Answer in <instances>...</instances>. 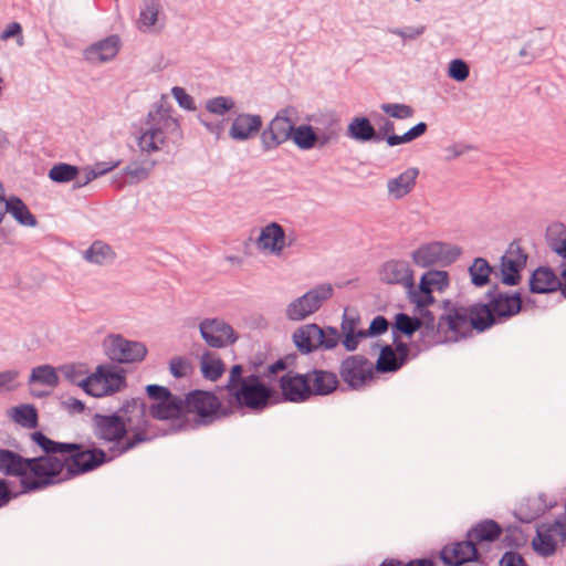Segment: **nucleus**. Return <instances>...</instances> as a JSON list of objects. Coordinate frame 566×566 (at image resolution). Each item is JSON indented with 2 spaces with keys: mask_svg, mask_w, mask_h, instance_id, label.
I'll return each instance as SVG.
<instances>
[{
  "mask_svg": "<svg viewBox=\"0 0 566 566\" xmlns=\"http://www.w3.org/2000/svg\"><path fill=\"white\" fill-rule=\"evenodd\" d=\"M147 407L143 398H132L126 400L115 412H96L91 418V429L93 436L107 450L98 447L85 449L83 447L84 459L88 454L101 452L103 459L94 467V470L103 464L136 449L139 444L151 440L148 433Z\"/></svg>",
  "mask_w": 566,
  "mask_h": 566,
  "instance_id": "nucleus-1",
  "label": "nucleus"
},
{
  "mask_svg": "<svg viewBox=\"0 0 566 566\" xmlns=\"http://www.w3.org/2000/svg\"><path fill=\"white\" fill-rule=\"evenodd\" d=\"M31 440L43 451V455L33 457L36 460L33 468L36 479L24 482L30 490H45L60 482L94 471V467L103 459L101 452L88 454L84 459L83 444L77 442L54 441L42 431L31 433Z\"/></svg>",
  "mask_w": 566,
  "mask_h": 566,
  "instance_id": "nucleus-2",
  "label": "nucleus"
},
{
  "mask_svg": "<svg viewBox=\"0 0 566 566\" xmlns=\"http://www.w3.org/2000/svg\"><path fill=\"white\" fill-rule=\"evenodd\" d=\"M243 373L244 368L240 364L233 365L229 370L228 381L224 386L228 408L261 412L272 405V399L277 392L259 375L244 376Z\"/></svg>",
  "mask_w": 566,
  "mask_h": 566,
  "instance_id": "nucleus-3",
  "label": "nucleus"
},
{
  "mask_svg": "<svg viewBox=\"0 0 566 566\" xmlns=\"http://www.w3.org/2000/svg\"><path fill=\"white\" fill-rule=\"evenodd\" d=\"M485 296L488 302H478V308H475L478 313H475L474 326L479 333L515 316L523 306L520 292H501L497 284H494Z\"/></svg>",
  "mask_w": 566,
  "mask_h": 566,
  "instance_id": "nucleus-4",
  "label": "nucleus"
},
{
  "mask_svg": "<svg viewBox=\"0 0 566 566\" xmlns=\"http://www.w3.org/2000/svg\"><path fill=\"white\" fill-rule=\"evenodd\" d=\"M146 394L153 403L149 413L154 419L170 421L164 434L177 433L188 430L191 427L190 419L185 417L184 398L174 395L167 387L150 384L147 385Z\"/></svg>",
  "mask_w": 566,
  "mask_h": 566,
  "instance_id": "nucleus-5",
  "label": "nucleus"
},
{
  "mask_svg": "<svg viewBox=\"0 0 566 566\" xmlns=\"http://www.w3.org/2000/svg\"><path fill=\"white\" fill-rule=\"evenodd\" d=\"M185 417L195 415L193 420H190L191 427L195 429L199 426H208L217 419L227 417L231 413L228 407H223L220 399L212 391L192 390L184 398Z\"/></svg>",
  "mask_w": 566,
  "mask_h": 566,
  "instance_id": "nucleus-6",
  "label": "nucleus"
},
{
  "mask_svg": "<svg viewBox=\"0 0 566 566\" xmlns=\"http://www.w3.org/2000/svg\"><path fill=\"white\" fill-rule=\"evenodd\" d=\"M438 307L441 310L440 328H444L448 339L464 337L468 332L475 329V308L478 303L463 306L450 300H443Z\"/></svg>",
  "mask_w": 566,
  "mask_h": 566,
  "instance_id": "nucleus-7",
  "label": "nucleus"
},
{
  "mask_svg": "<svg viewBox=\"0 0 566 566\" xmlns=\"http://www.w3.org/2000/svg\"><path fill=\"white\" fill-rule=\"evenodd\" d=\"M296 119L297 109L294 106H286L277 111L260 135L262 149L264 151L274 150L290 140Z\"/></svg>",
  "mask_w": 566,
  "mask_h": 566,
  "instance_id": "nucleus-8",
  "label": "nucleus"
},
{
  "mask_svg": "<svg viewBox=\"0 0 566 566\" xmlns=\"http://www.w3.org/2000/svg\"><path fill=\"white\" fill-rule=\"evenodd\" d=\"M148 127L138 137L137 144L142 153H154L160 149L165 143L164 130L178 132L179 123L167 111L157 109L148 113Z\"/></svg>",
  "mask_w": 566,
  "mask_h": 566,
  "instance_id": "nucleus-9",
  "label": "nucleus"
},
{
  "mask_svg": "<svg viewBox=\"0 0 566 566\" xmlns=\"http://www.w3.org/2000/svg\"><path fill=\"white\" fill-rule=\"evenodd\" d=\"M333 286L323 283L311 289L287 305L286 317L291 321H302L321 308L324 302L333 296Z\"/></svg>",
  "mask_w": 566,
  "mask_h": 566,
  "instance_id": "nucleus-10",
  "label": "nucleus"
},
{
  "mask_svg": "<svg viewBox=\"0 0 566 566\" xmlns=\"http://www.w3.org/2000/svg\"><path fill=\"white\" fill-rule=\"evenodd\" d=\"M36 460L31 458H24L21 454L9 450L0 449V472L6 476H17L20 479L21 493H34L40 490H30L24 482L36 479V471L33 464H36Z\"/></svg>",
  "mask_w": 566,
  "mask_h": 566,
  "instance_id": "nucleus-11",
  "label": "nucleus"
},
{
  "mask_svg": "<svg viewBox=\"0 0 566 566\" xmlns=\"http://www.w3.org/2000/svg\"><path fill=\"white\" fill-rule=\"evenodd\" d=\"M461 249L443 242H430L422 244L411 254L412 261L421 268L431 265L447 266L452 264L461 255Z\"/></svg>",
  "mask_w": 566,
  "mask_h": 566,
  "instance_id": "nucleus-12",
  "label": "nucleus"
},
{
  "mask_svg": "<svg viewBox=\"0 0 566 566\" xmlns=\"http://www.w3.org/2000/svg\"><path fill=\"white\" fill-rule=\"evenodd\" d=\"M104 350L111 360L119 364L139 363L147 355L145 344L129 340L122 335H109L104 340Z\"/></svg>",
  "mask_w": 566,
  "mask_h": 566,
  "instance_id": "nucleus-13",
  "label": "nucleus"
},
{
  "mask_svg": "<svg viewBox=\"0 0 566 566\" xmlns=\"http://www.w3.org/2000/svg\"><path fill=\"white\" fill-rule=\"evenodd\" d=\"M374 366L364 355H352L342 360L339 376L353 390L364 388L374 379Z\"/></svg>",
  "mask_w": 566,
  "mask_h": 566,
  "instance_id": "nucleus-14",
  "label": "nucleus"
},
{
  "mask_svg": "<svg viewBox=\"0 0 566 566\" xmlns=\"http://www.w3.org/2000/svg\"><path fill=\"white\" fill-rule=\"evenodd\" d=\"M199 332L208 346L223 348L238 339L233 327L221 318H205L199 324Z\"/></svg>",
  "mask_w": 566,
  "mask_h": 566,
  "instance_id": "nucleus-15",
  "label": "nucleus"
},
{
  "mask_svg": "<svg viewBox=\"0 0 566 566\" xmlns=\"http://www.w3.org/2000/svg\"><path fill=\"white\" fill-rule=\"evenodd\" d=\"M440 559L447 566H462L467 563H475L474 566H483L480 562L481 554L475 542L467 537L464 541L446 545L439 553Z\"/></svg>",
  "mask_w": 566,
  "mask_h": 566,
  "instance_id": "nucleus-16",
  "label": "nucleus"
},
{
  "mask_svg": "<svg viewBox=\"0 0 566 566\" xmlns=\"http://www.w3.org/2000/svg\"><path fill=\"white\" fill-rule=\"evenodd\" d=\"M420 318L422 326L419 329V338L412 343L417 352L427 350L430 347L448 340L444 328H440V317H436L433 312H421Z\"/></svg>",
  "mask_w": 566,
  "mask_h": 566,
  "instance_id": "nucleus-17",
  "label": "nucleus"
},
{
  "mask_svg": "<svg viewBox=\"0 0 566 566\" xmlns=\"http://www.w3.org/2000/svg\"><path fill=\"white\" fill-rule=\"evenodd\" d=\"M279 385L284 401L300 403L311 398L305 374L290 370L279 379Z\"/></svg>",
  "mask_w": 566,
  "mask_h": 566,
  "instance_id": "nucleus-18",
  "label": "nucleus"
},
{
  "mask_svg": "<svg viewBox=\"0 0 566 566\" xmlns=\"http://www.w3.org/2000/svg\"><path fill=\"white\" fill-rule=\"evenodd\" d=\"M553 533L566 537V524L556 520L549 525H543L537 528L536 535L532 539V547L537 555L548 557L555 554L557 543L553 537Z\"/></svg>",
  "mask_w": 566,
  "mask_h": 566,
  "instance_id": "nucleus-19",
  "label": "nucleus"
},
{
  "mask_svg": "<svg viewBox=\"0 0 566 566\" xmlns=\"http://www.w3.org/2000/svg\"><path fill=\"white\" fill-rule=\"evenodd\" d=\"M120 46V38L117 34H111L88 45L83 51V56L91 64L106 63L116 57Z\"/></svg>",
  "mask_w": 566,
  "mask_h": 566,
  "instance_id": "nucleus-20",
  "label": "nucleus"
},
{
  "mask_svg": "<svg viewBox=\"0 0 566 566\" xmlns=\"http://www.w3.org/2000/svg\"><path fill=\"white\" fill-rule=\"evenodd\" d=\"M310 386V396H327L334 392L339 385L335 373L314 368L305 373Z\"/></svg>",
  "mask_w": 566,
  "mask_h": 566,
  "instance_id": "nucleus-21",
  "label": "nucleus"
},
{
  "mask_svg": "<svg viewBox=\"0 0 566 566\" xmlns=\"http://www.w3.org/2000/svg\"><path fill=\"white\" fill-rule=\"evenodd\" d=\"M262 128V117L258 114L241 113L232 122L229 136L233 140H248Z\"/></svg>",
  "mask_w": 566,
  "mask_h": 566,
  "instance_id": "nucleus-22",
  "label": "nucleus"
},
{
  "mask_svg": "<svg viewBox=\"0 0 566 566\" xmlns=\"http://www.w3.org/2000/svg\"><path fill=\"white\" fill-rule=\"evenodd\" d=\"M379 275L380 280L387 284H402L405 287H410L413 279V272L409 263L400 260L385 262Z\"/></svg>",
  "mask_w": 566,
  "mask_h": 566,
  "instance_id": "nucleus-23",
  "label": "nucleus"
},
{
  "mask_svg": "<svg viewBox=\"0 0 566 566\" xmlns=\"http://www.w3.org/2000/svg\"><path fill=\"white\" fill-rule=\"evenodd\" d=\"M284 242L285 232L283 227L276 222H271L261 229L260 235L256 239V247L259 250L280 254L284 248Z\"/></svg>",
  "mask_w": 566,
  "mask_h": 566,
  "instance_id": "nucleus-24",
  "label": "nucleus"
},
{
  "mask_svg": "<svg viewBox=\"0 0 566 566\" xmlns=\"http://www.w3.org/2000/svg\"><path fill=\"white\" fill-rule=\"evenodd\" d=\"M418 176L419 169L416 167H410L402 171L399 176L390 178L387 181V190L389 197L395 200L405 198L413 190Z\"/></svg>",
  "mask_w": 566,
  "mask_h": 566,
  "instance_id": "nucleus-25",
  "label": "nucleus"
},
{
  "mask_svg": "<svg viewBox=\"0 0 566 566\" xmlns=\"http://www.w3.org/2000/svg\"><path fill=\"white\" fill-rule=\"evenodd\" d=\"M560 280L551 268L539 266L530 277V291L535 294H545L558 291Z\"/></svg>",
  "mask_w": 566,
  "mask_h": 566,
  "instance_id": "nucleus-26",
  "label": "nucleus"
},
{
  "mask_svg": "<svg viewBox=\"0 0 566 566\" xmlns=\"http://www.w3.org/2000/svg\"><path fill=\"white\" fill-rule=\"evenodd\" d=\"M322 336V327L317 324H306L293 333V342L301 354H311L318 349V337Z\"/></svg>",
  "mask_w": 566,
  "mask_h": 566,
  "instance_id": "nucleus-27",
  "label": "nucleus"
},
{
  "mask_svg": "<svg viewBox=\"0 0 566 566\" xmlns=\"http://www.w3.org/2000/svg\"><path fill=\"white\" fill-rule=\"evenodd\" d=\"M553 507V503H548L545 494L525 499L518 507V518L524 523H531L545 514Z\"/></svg>",
  "mask_w": 566,
  "mask_h": 566,
  "instance_id": "nucleus-28",
  "label": "nucleus"
},
{
  "mask_svg": "<svg viewBox=\"0 0 566 566\" xmlns=\"http://www.w3.org/2000/svg\"><path fill=\"white\" fill-rule=\"evenodd\" d=\"M347 135L348 137L361 143H379L382 140V135L377 134V130L370 120L365 116L353 118L347 127Z\"/></svg>",
  "mask_w": 566,
  "mask_h": 566,
  "instance_id": "nucleus-29",
  "label": "nucleus"
},
{
  "mask_svg": "<svg viewBox=\"0 0 566 566\" xmlns=\"http://www.w3.org/2000/svg\"><path fill=\"white\" fill-rule=\"evenodd\" d=\"M10 213L21 226L35 227L36 218L31 213L28 206L17 196H11L3 203V217Z\"/></svg>",
  "mask_w": 566,
  "mask_h": 566,
  "instance_id": "nucleus-30",
  "label": "nucleus"
},
{
  "mask_svg": "<svg viewBox=\"0 0 566 566\" xmlns=\"http://www.w3.org/2000/svg\"><path fill=\"white\" fill-rule=\"evenodd\" d=\"M502 534L501 525L494 520H484L472 526L467 532V537L478 543L494 542Z\"/></svg>",
  "mask_w": 566,
  "mask_h": 566,
  "instance_id": "nucleus-31",
  "label": "nucleus"
},
{
  "mask_svg": "<svg viewBox=\"0 0 566 566\" xmlns=\"http://www.w3.org/2000/svg\"><path fill=\"white\" fill-rule=\"evenodd\" d=\"M407 296L411 304H415V312L421 315V312L429 311L427 307L431 304H434V297L432 295V291L423 284V281L420 280L419 284H415V280H411V286L406 287Z\"/></svg>",
  "mask_w": 566,
  "mask_h": 566,
  "instance_id": "nucleus-32",
  "label": "nucleus"
},
{
  "mask_svg": "<svg viewBox=\"0 0 566 566\" xmlns=\"http://www.w3.org/2000/svg\"><path fill=\"white\" fill-rule=\"evenodd\" d=\"M200 370L205 379L216 381L223 375L226 365L218 355L205 350L200 359Z\"/></svg>",
  "mask_w": 566,
  "mask_h": 566,
  "instance_id": "nucleus-33",
  "label": "nucleus"
},
{
  "mask_svg": "<svg viewBox=\"0 0 566 566\" xmlns=\"http://www.w3.org/2000/svg\"><path fill=\"white\" fill-rule=\"evenodd\" d=\"M422 326V319L417 316H410L406 313H398L395 316V323L392 324V335L397 339L398 336L405 335L411 338L416 332Z\"/></svg>",
  "mask_w": 566,
  "mask_h": 566,
  "instance_id": "nucleus-34",
  "label": "nucleus"
},
{
  "mask_svg": "<svg viewBox=\"0 0 566 566\" xmlns=\"http://www.w3.org/2000/svg\"><path fill=\"white\" fill-rule=\"evenodd\" d=\"M156 166V160L146 158L138 161H133L123 169V174L126 176V181L129 184H137L146 180L151 169Z\"/></svg>",
  "mask_w": 566,
  "mask_h": 566,
  "instance_id": "nucleus-35",
  "label": "nucleus"
},
{
  "mask_svg": "<svg viewBox=\"0 0 566 566\" xmlns=\"http://www.w3.org/2000/svg\"><path fill=\"white\" fill-rule=\"evenodd\" d=\"M493 272L492 265L484 258H475L469 266L471 283L476 287H483L490 283V275Z\"/></svg>",
  "mask_w": 566,
  "mask_h": 566,
  "instance_id": "nucleus-36",
  "label": "nucleus"
},
{
  "mask_svg": "<svg viewBox=\"0 0 566 566\" xmlns=\"http://www.w3.org/2000/svg\"><path fill=\"white\" fill-rule=\"evenodd\" d=\"M84 259L93 264L103 265L114 260L112 248L102 241H95L84 251Z\"/></svg>",
  "mask_w": 566,
  "mask_h": 566,
  "instance_id": "nucleus-37",
  "label": "nucleus"
},
{
  "mask_svg": "<svg viewBox=\"0 0 566 566\" xmlns=\"http://www.w3.org/2000/svg\"><path fill=\"white\" fill-rule=\"evenodd\" d=\"M402 367V360L397 358L395 349L390 345L380 347V354L374 367L379 373H395Z\"/></svg>",
  "mask_w": 566,
  "mask_h": 566,
  "instance_id": "nucleus-38",
  "label": "nucleus"
},
{
  "mask_svg": "<svg viewBox=\"0 0 566 566\" xmlns=\"http://www.w3.org/2000/svg\"><path fill=\"white\" fill-rule=\"evenodd\" d=\"M29 384H40L51 388L59 385L60 378L56 369L51 365H40L31 370Z\"/></svg>",
  "mask_w": 566,
  "mask_h": 566,
  "instance_id": "nucleus-39",
  "label": "nucleus"
},
{
  "mask_svg": "<svg viewBox=\"0 0 566 566\" xmlns=\"http://www.w3.org/2000/svg\"><path fill=\"white\" fill-rule=\"evenodd\" d=\"M14 422L27 429H34L39 424L38 410L33 405H20L12 409Z\"/></svg>",
  "mask_w": 566,
  "mask_h": 566,
  "instance_id": "nucleus-40",
  "label": "nucleus"
},
{
  "mask_svg": "<svg viewBox=\"0 0 566 566\" xmlns=\"http://www.w3.org/2000/svg\"><path fill=\"white\" fill-rule=\"evenodd\" d=\"M521 262H516L510 259V255H502L501 258V274L502 283L507 286H515L521 281Z\"/></svg>",
  "mask_w": 566,
  "mask_h": 566,
  "instance_id": "nucleus-41",
  "label": "nucleus"
},
{
  "mask_svg": "<svg viewBox=\"0 0 566 566\" xmlns=\"http://www.w3.org/2000/svg\"><path fill=\"white\" fill-rule=\"evenodd\" d=\"M291 139L300 149L307 150L315 146L318 136L311 125H301L294 127Z\"/></svg>",
  "mask_w": 566,
  "mask_h": 566,
  "instance_id": "nucleus-42",
  "label": "nucleus"
},
{
  "mask_svg": "<svg viewBox=\"0 0 566 566\" xmlns=\"http://www.w3.org/2000/svg\"><path fill=\"white\" fill-rule=\"evenodd\" d=\"M80 168L75 165L59 163L49 170V178L56 184H66L76 179Z\"/></svg>",
  "mask_w": 566,
  "mask_h": 566,
  "instance_id": "nucleus-43",
  "label": "nucleus"
},
{
  "mask_svg": "<svg viewBox=\"0 0 566 566\" xmlns=\"http://www.w3.org/2000/svg\"><path fill=\"white\" fill-rule=\"evenodd\" d=\"M104 371V365L96 367L95 373L86 376L83 382V391L92 397L107 396V390L102 379V373Z\"/></svg>",
  "mask_w": 566,
  "mask_h": 566,
  "instance_id": "nucleus-44",
  "label": "nucleus"
},
{
  "mask_svg": "<svg viewBox=\"0 0 566 566\" xmlns=\"http://www.w3.org/2000/svg\"><path fill=\"white\" fill-rule=\"evenodd\" d=\"M102 379L108 395L119 391L126 386V378L122 371H115L111 366L104 365Z\"/></svg>",
  "mask_w": 566,
  "mask_h": 566,
  "instance_id": "nucleus-45",
  "label": "nucleus"
},
{
  "mask_svg": "<svg viewBox=\"0 0 566 566\" xmlns=\"http://www.w3.org/2000/svg\"><path fill=\"white\" fill-rule=\"evenodd\" d=\"M159 9L158 0H144L139 13L140 28L154 27L158 19Z\"/></svg>",
  "mask_w": 566,
  "mask_h": 566,
  "instance_id": "nucleus-46",
  "label": "nucleus"
},
{
  "mask_svg": "<svg viewBox=\"0 0 566 566\" xmlns=\"http://www.w3.org/2000/svg\"><path fill=\"white\" fill-rule=\"evenodd\" d=\"M423 284L432 291L433 289L439 292L444 291L449 286V274L446 271H428L420 277Z\"/></svg>",
  "mask_w": 566,
  "mask_h": 566,
  "instance_id": "nucleus-47",
  "label": "nucleus"
},
{
  "mask_svg": "<svg viewBox=\"0 0 566 566\" xmlns=\"http://www.w3.org/2000/svg\"><path fill=\"white\" fill-rule=\"evenodd\" d=\"M234 99L230 96H216L206 102V109L214 115L223 116L234 107Z\"/></svg>",
  "mask_w": 566,
  "mask_h": 566,
  "instance_id": "nucleus-48",
  "label": "nucleus"
},
{
  "mask_svg": "<svg viewBox=\"0 0 566 566\" xmlns=\"http://www.w3.org/2000/svg\"><path fill=\"white\" fill-rule=\"evenodd\" d=\"M384 113L397 119H406L413 116L415 111L407 104L385 103L380 105Z\"/></svg>",
  "mask_w": 566,
  "mask_h": 566,
  "instance_id": "nucleus-49",
  "label": "nucleus"
},
{
  "mask_svg": "<svg viewBox=\"0 0 566 566\" xmlns=\"http://www.w3.org/2000/svg\"><path fill=\"white\" fill-rule=\"evenodd\" d=\"M470 75L469 64L461 60L454 59L449 63L448 76L457 82H464Z\"/></svg>",
  "mask_w": 566,
  "mask_h": 566,
  "instance_id": "nucleus-50",
  "label": "nucleus"
},
{
  "mask_svg": "<svg viewBox=\"0 0 566 566\" xmlns=\"http://www.w3.org/2000/svg\"><path fill=\"white\" fill-rule=\"evenodd\" d=\"M426 25L389 28L387 31L391 34L400 36L403 42L412 41L421 36L426 32Z\"/></svg>",
  "mask_w": 566,
  "mask_h": 566,
  "instance_id": "nucleus-51",
  "label": "nucleus"
},
{
  "mask_svg": "<svg viewBox=\"0 0 566 566\" xmlns=\"http://www.w3.org/2000/svg\"><path fill=\"white\" fill-rule=\"evenodd\" d=\"M339 339L340 335L335 327H327L326 329L322 328V336L318 337V343H316V345H318V348L329 350L338 345Z\"/></svg>",
  "mask_w": 566,
  "mask_h": 566,
  "instance_id": "nucleus-52",
  "label": "nucleus"
},
{
  "mask_svg": "<svg viewBox=\"0 0 566 566\" xmlns=\"http://www.w3.org/2000/svg\"><path fill=\"white\" fill-rule=\"evenodd\" d=\"M60 369L70 384L76 385L83 389V382L86 378L83 369L74 365L62 366Z\"/></svg>",
  "mask_w": 566,
  "mask_h": 566,
  "instance_id": "nucleus-53",
  "label": "nucleus"
},
{
  "mask_svg": "<svg viewBox=\"0 0 566 566\" xmlns=\"http://www.w3.org/2000/svg\"><path fill=\"white\" fill-rule=\"evenodd\" d=\"M171 94L181 108L187 109V111L196 109V104H195L193 97L191 95H189L185 91V88H182L180 86H175L171 88Z\"/></svg>",
  "mask_w": 566,
  "mask_h": 566,
  "instance_id": "nucleus-54",
  "label": "nucleus"
},
{
  "mask_svg": "<svg viewBox=\"0 0 566 566\" xmlns=\"http://www.w3.org/2000/svg\"><path fill=\"white\" fill-rule=\"evenodd\" d=\"M388 327H389L388 319L382 315H377L371 319L368 329H365V334L367 337L368 336H371V337L379 336V335L386 333L388 331Z\"/></svg>",
  "mask_w": 566,
  "mask_h": 566,
  "instance_id": "nucleus-55",
  "label": "nucleus"
},
{
  "mask_svg": "<svg viewBox=\"0 0 566 566\" xmlns=\"http://www.w3.org/2000/svg\"><path fill=\"white\" fill-rule=\"evenodd\" d=\"M499 566H528L524 557L515 551L505 552L500 562Z\"/></svg>",
  "mask_w": 566,
  "mask_h": 566,
  "instance_id": "nucleus-56",
  "label": "nucleus"
},
{
  "mask_svg": "<svg viewBox=\"0 0 566 566\" xmlns=\"http://www.w3.org/2000/svg\"><path fill=\"white\" fill-rule=\"evenodd\" d=\"M18 376L19 373L17 370L0 371V392L14 390L17 388L14 381Z\"/></svg>",
  "mask_w": 566,
  "mask_h": 566,
  "instance_id": "nucleus-57",
  "label": "nucleus"
},
{
  "mask_svg": "<svg viewBox=\"0 0 566 566\" xmlns=\"http://www.w3.org/2000/svg\"><path fill=\"white\" fill-rule=\"evenodd\" d=\"M188 361L184 357H174L169 363L170 374L175 378H181L188 374Z\"/></svg>",
  "mask_w": 566,
  "mask_h": 566,
  "instance_id": "nucleus-58",
  "label": "nucleus"
},
{
  "mask_svg": "<svg viewBox=\"0 0 566 566\" xmlns=\"http://www.w3.org/2000/svg\"><path fill=\"white\" fill-rule=\"evenodd\" d=\"M18 38V44H23L22 27L19 22L9 23L6 29L0 33V40L7 41L11 38Z\"/></svg>",
  "mask_w": 566,
  "mask_h": 566,
  "instance_id": "nucleus-59",
  "label": "nucleus"
},
{
  "mask_svg": "<svg viewBox=\"0 0 566 566\" xmlns=\"http://www.w3.org/2000/svg\"><path fill=\"white\" fill-rule=\"evenodd\" d=\"M504 255H510V259L513 261H516L517 263L521 262V266H525L527 261V254L523 251L520 243L514 240L510 243L506 252Z\"/></svg>",
  "mask_w": 566,
  "mask_h": 566,
  "instance_id": "nucleus-60",
  "label": "nucleus"
},
{
  "mask_svg": "<svg viewBox=\"0 0 566 566\" xmlns=\"http://www.w3.org/2000/svg\"><path fill=\"white\" fill-rule=\"evenodd\" d=\"M365 329H359L356 333H346L344 334L343 345L348 352H354L357 349L359 339L366 338Z\"/></svg>",
  "mask_w": 566,
  "mask_h": 566,
  "instance_id": "nucleus-61",
  "label": "nucleus"
},
{
  "mask_svg": "<svg viewBox=\"0 0 566 566\" xmlns=\"http://www.w3.org/2000/svg\"><path fill=\"white\" fill-rule=\"evenodd\" d=\"M552 239L564 240L566 239V226L560 222L551 224L546 230V242H552Z\"/></svg>",
  "mask_w": 566,
  "mask_h": 566,
  "instance_id": "nucleus-62",
  "label": "nucleus"
},
{
  "mask_svg": "<svg viewBox=\"0 0 566 566\" xmlns=\"http://www.w3.org/2000/svg\"><path fill=\"white\" fill-rule=\"evenodd\" d=\"M198 119L200 124L203 125L209 133L213 134L217 138H220L224 129V120H208L205 118L203 115H199Z\"/></svg>",
  "mask_w": 566,
  "mask_h": 566,
  "instance_id": "nucleus-63",
  "label": "nucleus"
},
{
  "mask_svg": "<svg viewBox=\"0 0 566 566\" xmlns=\"http://www.w3.org/2000/svg\"><path fill=\"white\" fill-rule=\"evenodd\" d=\"M94 179H96V174L94 170H91V167H86L83 169V172H80L76 179H74L73 189L85 187Z\"/></svg>",
  "mask_w": 566,
  "mask_h": 566,
  "instance_id": "nucleus-64",
  "label": "nucleus"
}]
</instances>
